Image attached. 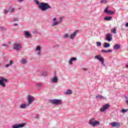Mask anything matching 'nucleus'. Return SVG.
I'll return each instance as SVG.
<instances>
[{"label":"nucleus","instance_id":"1","mask_svg":"<svg viewBox=\"0 0 128 128\" xmlns=\"http://www.w3.org/2000/svg\"><path fill=\"white\" fill-rule=\"evenodd\" d=\"M39 8L42 12H44L46 10H48V8H52V6L48 3L40 2V6H39Z\"/></svg>","mask_w":128,"mask_h":128},{"label":"nucleus","instance_id":"2","mask_svg":"<svg viewBox=\"0 0 128 128\" xmlns=\"http://www.w3.org/2000/svg\"><path fill=\"white\" fill-rule=\"evenodd\" d=\"M96 120L94 118H92L89 120V124H90L92 126H98L100 124V122L94 120Z\"/></svg>","mask_w":128,"mask_h":128},{"label":"nucleus","instance_id":"3","mask_svg":"<svg viewBox=\"0 0 128 128\" xmlns=\"http://www.w3.org/2000/svg\"><path fill=\"white\" fill-rule=\"evenodd\" d=\"M22 44L18 43H14V44L13 49L16 50H22Z\"/></svg>","mask_w":128,"mask_h":128},{"label":"nucleus","instance_id":"4","mask_svg":"<svg viewBox=\"0 0 128 128\" xmlns=\"http://www.w3.org/2000/svg\"><path fill=\"white\" fill-rule=\"evenodd\" d=\"M50 102L53 104H56L57 106H60V104H62V100L58 99H54L53 100H50Z\"/></svg>","mask_w":128,"mask_h":128},{"label":"nucleus","instance_id":"5","mask_svg":"<svg viewBox=\"0 0 128 128\" xmlns=\"http://www.w3.org/2000/svg\"><path fill=\"white\" fill-rule=\"evenodd\" d=\"M94 58H96V60H100V62H101L102 64H104V57L100 55H97L96 56H95Z\"/></svg>","mask_w":128,"mask_h":128},{"label":"nucleus","instance_id":"6","mask_svg":"<svg viewBox=\"0 0 128 128\" xmlns=\"http://www.w3.org/2000/svg\"><path fill=\"white\" fill-rule=\"evenodd\" d=\"M4 82H8V79H6L2 77L0 78V86H2L3 88H6V84H4Z\"/></svg>","mask_w":128,"mask_h":128},{"label":"nucleus","instance_id":"7","mask_svg":"<svg viewBox=\"0 0 128 128\" xmlns=\"http://www.w3.org/2000/svg\"><path fill=\"white\" fill-rule=\"evenodd\" d=\"M109 108H110V104H106L104 105L102 108H100V112H102L105 110H108Z\"/></svg>","mask_w":128,"mask_h":128},{"label":"nucleus","instance_id":"8","mask_svg":"<svg viewBox=\"0 0 128 128\" xmlns=\"http://www.w3.org/2000/svg\"><path fill=\"white\" fill-rule=\"evenodd\" d=\"M26 124V123H23L20 124H14L12 126V128H22Z\"/></svg>","mask_w":128,"mask_h":128},{"label":"nucleus","instance_id":"9","mask_svg":"<svg viewBox=\"0 0 128 128\" xmlns=\"http://www.w3.org/2000/svg\"><path fill=\"white\" fill-rule=\"evenodd\" d=\"M108 10V7H106L104 10V12H106L107 14H114V12Z\"/></svg>","mask_w":128,"mask_h":128},{"label":"nucleus","instance_id":"10","mask_svg":"<svg viewBox=\"0 0 128 128\" xmlns=\"http://www.w3.org/2000/svg\"><path fill=\"white\" fill-rule=\"evenodd\" d=\"M28 104H30L32 103V102L34 100V97L30 96H28Z\"/></svg>","mask_w":128,"mask_h":128},{"label":"nucleus","instance_id":"11","mask_svg":"<svg viewBox=\"0 0 128 128\" xmlns=\"http://www.w3.org/2000/svg\"><path fill=\"white\" fill-rule=\"evenodd\" d=\"M110 125L112 126V128H120V124L116 122H113L110 124Z\"/></svg>","mask_w":128,"mask_h":128},{"label":"nucleus","instance_id":"12","mask_svg":"<svg viewBox=\"0 0 128 128\" xmlns=\"http://www.w3.org/2000/svg\"><path fill=\"white\" fill-rule=\"evenodd\" d=\"M112 35L110 34H108L106 35V40L108 42H112Z\"/></svg>","mask_w":128,"mask_h":128},{"label":"nucleus","instance_id":"13","mask_svg":"<svg viewBox=\"0 0 128 128\" xmlns=\"http://www.w3.org/2000/svg\"><path fill=\"white\" fill-rule=\"evenodd\" d=\"M76 34H78V31H75L74 32H73L72 34H70L69 38L71 39V40H74V38L76 36Z\"/></svg>","mask_w":128,"mask_h":128},{"label":"nucleus","instance_id":"14","mask_svg":"<svg viewBox=\"0 0 128 128\" xmlns=\"http://www.w3.org/2000/svg\"><path fill=\"white\" fill-rule=\"evenodd\" d=\"M52 82L54 84H56V82H58V77L56 76V75H54V76L52 78Z\"/></svg>","mask_w":128,"mask_h":128},{"label":"nucleus","instance_id":"15","mask_svg":"<svg viewBox=\"0 0 128 128\" xmlns=\"http://www.w3.org/2000/svg\"><path fill=\"white\" fill-rule=\"evenodd\" d=\"M36 50H38V56H40V54H42V50L40 49V46H38L36 49Z\"/></svg>","mask_w":128,"mask_h":128},{"label":"nucleus","instance_id":"16","mask_svg":"<svg viewBox=\"0 0 128 128\" xmlns=\"http://www.w3.org/2000/svg\"><path fill=\"white\" fill-rule=\"evenodd\" d=\"M74 60H76V58L74 57L71 58L68 61L69 64H72V62H74Z\"/></svg>","mask_w":128,"mask_h":128},{"label":"nucleus","instance_id":"17","mask_svg":"<svg viewBox=\"0 0 128 128\" xmlns=\"http://www.w3.org/2000/svg\"><path fill=\"white\" fill-rule=\"evenodd\" d=\"M24 36L27 38H32V34H30V32L28 31L24 32Z\"/></svg>","mask_w":128,"mask_h":128},{"label":"nucleus","instance_id":"18","mask_svg":"<svg viewBox=\"0 0 128 128\" xmlns=\"http://www.w3.org/2000/svg\"><path fill=\"white\" fill-rule=\"evenodd\" d=\"M120 48V44H116L114 46V50H118Z\"/></svg>","mask_w":128,"mask_h":128},{"label":"nucleus","instance_id":"19","mask_svg":"<svg viewBox=\"0 0 128 128\" xmlns=\"http://www.w3.org/2000/svg\"><path fill=\"white\" fill-rule=\"evenodd\" d=\"M14 64V62L12 60H10V64H6V68H8V66H12V64Z\"/></svg>","mask_w":128,"mask_h":128},{"label":"nucleus","instance_id":"20","mask_svg":"<svg viewBox=\"0 0 128 128\" xmlns=\"http://www.w3.org/2000/svg\"><path fill=\"white\" fill-rule=\"evenodd\" d=\"M96 98H100V100H104V97L101 95H98L96 96Z\"/></svg>","mask_w":128,"mask_h":128},{"label":"nucleus","instance_id":"21","mask_svg":"<svg viewBox=\"0 0 128 128\" xmlns=\"http://www.w3.org/2000/svg\"><path fill=\"white\" fill-rule=\"evenodd\" d=\"M112 16H106L104 18V20H112Z\"/></svg>","mask_w":128,"mask_h":128},{"label":"nucleus","instance_id":"22","mask_svg":"<svg viewBox=\"0 0 128 128\" xmlns=\"http://www.w3.org/2000/svg\"><path fill=\"white\" fill-rule=\"evenodd\" d=\"M102 52H112V50H102Z\"/></svg>","mask_w":128,"mask_h":128},{"label":"nucleus","instance_id":"23","mask_svg":"<svg viewBox=\"0 0 128 128\" xmlns=\"http://www.w3.org/2000/svg\"><path fill=\"white\" fill-rule=\"evenodd\" d=\"M59 24H60V22H55L52 24V26H58Z\"/></svg>","mask_w":128,"mask_h":128},{"label":"nucleus","instance_id":"24","mask_svg":"<svg viewBox=\"0 0 128 128\" xmlns=\"http://www.w3.org/2000/svg\"><path fill=\"white\" fill-rule=\"evenodd\" d=\"M110 44L109 43H104V48H110Z\"/></svg>","mask_w":128,"mask_h":128},{"label":"nucleus","instance_id":"25","mask_svg":"<svg viewBox=\"0 0 128 128\" xmlns=\"http://www.w3.org/2000/svg\"><path fill=\"white\" fill-rule=\"evenodd\" d=\"M20 108H26V104H21L20 105Z\"/></svg>","mask_w":128,"mask_h":128},{"label":"nucleus","instance_id":"26","mask_svg":"<svg viewBox=\"0 0 128 128\" xmlns=\"http://www.w3.org/2000/svg\"><path fill=\"white\" fill-rule=\"evenodd\" d=\"M111 32L116 34V28H114L113 30H111Z\"/></svg>","mask_w":128,"mask_h":128},{"label":"nucleus","instance_id":"27","mask_svg":"<svg viewBox=\"0 0 128 128\" xmlns=\"http://www.w3.org/2000/svg\"><path fill=\"white\" fill-rule=\"evenodd\" d=\"M67 94H72V92L71 90H68L66 91Z\"/></svg>","mask_w":128,"mask_h":128},{"label":"nucleus","instance_id":"28","mask_svg":"<svg viewBox=\"0 0 128 128\" xmlns=\"http://www.w3.org/2000/svg\"><path fill=\"white\" fill-rule=\"evenodd\" d=\"M108 0H102L100 1V4H106Z\"/></svg>","mask_w":128,"mask_h":128},{"label":"nucleus","instance_id":"29","mask_svg":"<svg viewBox=\"0 0 128 128\" xmlns=\"http://www.w3.org/2000/svg\"><path fill=\"white\" fill-rule=\"evenodd\" d=\"M96 45L98 46H102V43L100 42H97Z\"/></svg>","mask_w":128,"mask_h":128},{"label":"nucleus","instance_id":"30","mask_svg":"<svg viewBox=\"0 0 128 128\" xmlns=\"http://www.w3.org/2000/svg\"><path fill=\"white\" fill-rule=\"evenodd\" d=\"M36 4H37V6L39 7L40 6V3L38 1V0H36Z\"/></svg>","mask_w":128,"mask_h":128},{"label":"nucleus","instance_id":"31","mask_svg":"<svg viewBox=\"0 0 128 128\" xmlns=\"http://www.w3.org/2000/svg\"><path fill=\"white\" fill-rule=\"evenodd\" d=\"M9 12H14V8H12L11 9H10Z\"/></svg>","mask_w":128,"mask_h":128},{"label":"nucleus","instance_id":"32","mask_svg":"<svg viewBox=\"0 0 128 128\" xmlns=\"http://www.w3.org/2000/svg\"><path fill=\"white\" fill-rule=\"evenodd\" d=\"M42 74L44 76H48V73H46V72H44Z\"/></svg>","mask_w":128,"mask_h":128},{"label":"nucleus","instance_id":"33","mask_svg":"<svg viewBox=\"0 0 128 128\" xmlns=\"http://www.w3.org/2000/svg\"><path fill=\"white\" fill-rule=\"evenodd\" d=\"M22 63L24 64H26V60L24 59V60H22Z\"/></svg>","mask_w":128,"mask_h":128},{"label":"nucleus","instance_id":"34","mask_svg":"<svg viewBox=\"0 0 128 128\" xmlns=\"http://www.w3.org/2000/svg\"><path fill=\"white\" fill-rule=\"evenodd\" d=\"M64 38H68V34H65V35L64 36Z\"/></svg>","mask_w":128,"mask_h":128},{"label":"nucleus","instance_id":"35","mask_svg":"<svg viewBox=\"0 0 128 128\" xmlns=\"http://www.w3.org/2000/svg\"><path fill=\"white\" fill-rule=\"evenodd\" d=\"M14 22H18V18H13Z\"/></svg>","mask_w":128,"mask_h":128},{"label":"nucleus","instance_id":"36","mask_svg":"<svg viewBox=\"0 0 128 128\" xmlns=\"http://www.w3.org/2000/svg\"><path fill=\"white\" fill-rule=\"evenodd\" d=\"M2 46H6V48H8V45L6 44H4L2 45Z\"/></svg>","mask_w":128,"mask_h":128},{"label":"nucleus","instance_id":"37","mask_svg":"<svg viewBox=\"0 0 128 128\" xmlns=\"http://www.w3.org/2000/svg\"><path fill=\"white\" fill-rule=\"evenodd\" d=\"M121 112H126V110L125 109H122V110H121Z\"/></svg>","mask_w":128,"mask_h":128},{"label":"nucleus","instance_id":"38","mask_svg":"<svg viewBox=\"0 0 128 128\" xmlns=\"http://www.w3.org/2000/svg\"><path fill=\"white\" fill-rule=\"evenodd\" d=\"M10 12V10H4V14H8Z\"/></svg>","mask_w":128,"mask_h":128},{"label":"nucleus","instance_id":"39","mask_svg":"<svg viewBox=\"0 0 128 128\" xmlns=\"http://www.w3.org/2000/svg\"><path fill=\"white\" fill-rule=\"evenodd\" d=\"M42 84H40V83H38V86L39 88H42Z\"/></svg>","mask_w":128,"mask_h":128},{"label":"nucleus","instance_id":"40","mask_svg":"<svg viewBox=\"0 0 128 128\" xmlns=\"http://www.w3.org/2000/svg\"><path fill=\"white\" fill-rule=\"evenodd\" d=\"M59 20H60V21H59V22H62V17H60V18H59Z\"/></svg>","mask_w":128,"mask_h":128},{"label":"nucleus","instance_id":"41","mask_svg":"<svg viewBox=\"0 0 128 128\" xmlns=\"http://www.w3.org/2000/svg\"><path fill=\"white\" fill-rule=\"evenodd\" d=\"M52 20H53V22H56V18H54L52 19Z\"/></svg>","mask_w":128,"mask_h":128},{"label":"nucleus","instance_id":"42","mask_svg":"<svg viewBox=\"0 0 128 128\" xmlns=\"http://www.w3.org/2000/svg\"><path fill=\"white\" fill-rule=\"evenodd\" d=\"M18 26V24H14V26Z\"/></svg>","mask_w":128,"mask_h":128},{"label":"nucleus","instance_id":"43","mask_svg":"<svg viewBox=\"0 0 128 128\" xmlns=\"http://www.w3.org/2000/svg\"><path fill=\"white\" fill-rule=\"evenodd\" d=\"M126 28H128V22L126 24Z\"/></svg>","mask_w":128,"mask_h":128},{"label":"nucleus","instance_id":"44","mask_svg":"<svg viewBox=\"0 0 128 128\" xmlns=\"http://www.w3.org/2000/svg\"><path fill=\"white\" fill-rule=\"evenodd\" d=\"M83 70H86V69L85 68H83Z\"/></svg>","mask_w":128,"mask_h":128},{"label":"nucleus","instance_id":"45","mask_svg":"<svg viewBox=\"0 0 128 128\" xmlns=\"http://www.w3.org/2000/svg\"><path fill=\"white\" fill-rule=\"evenodd\" d=\"M18 2H22V0H18Z\"/></svg>","mask_w":128,"mask_h":128},{"label":"nucleus","instance_id":"46","mask_svg":"<svg viewBox=\"0 0 128 128\" xmlns=\"http://www.w3.org/2000/svg\"><path fill=\"white\" fill-rule=\"evenodd\" d=\"M126 68H128V65H126Z\"/></svg>","mask_w":128,"mask_h":128},{"label":"nucleus","instance_id":"47","mask_svg":"<svg viewBox=\"0 0 128 128\" xmlns=\"http://www.w3.org/2000/svg\"><path fill=\"white\" fill-rule=\"evenodd\" d=\"M2 28H3V30H4V27H2Z\"/></svg>","mask_w":128,"mask_h":128},{"label":"nucleus","instance_id":"48","mask_svg":"<svg viewBox=\"0 0 128 128\" xmlns=\"http://www.w3.org/2000/svg\"><path fill=\"white\" fill-rule=\"evenodd\" d=\"M18 10H20V8H18Z\"/></svg>","mask_w":128,"mask_h":128},{"label":"nucleus","instance_id":"49","mask_svg":"<svg viewBox=\"0 0 128 128\" xmlns=\"http://www.w3.org/2000/svg\"><path fill=\"white\" fill-rule=\"evenodd\" d=\"M10 44V42H9Z\"/></svg>","mask_w":128,"mask_h":128}]
</instances>
